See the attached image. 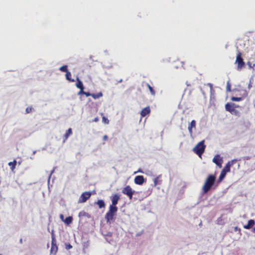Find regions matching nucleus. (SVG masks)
<instances>
[{
    "mask_svg": "<svg viewBox=\"0 0 255 255\" xmlns=\"http://www.w3.org/2000/svg\"><path fill=\"white\" fill-rule=\"evenodd\" d=\"M137 172H142L141 171H140V170H139Z\"/></svg>",
    "mask_w": 255,
    "mask_h": 255,
    "instance_id": "79ce46f5",
    "label": "nucleus"
},
{
    "mask_svg": "<svg viewBox=\"0 0 255 255\" xmlns=\"http://www.w3.org/2000/svg\"><path fill=\"white\" fill-rule=\"evenodd\" d=\"M103 96L102 92H100L97 94H92V97L94 99H97Z\"/></svg>",
    "mask_w": 255,
    "mask_h": 255,
    "instance_id": "4be33fe9",
    "label": "nucleus"
},
{
    "mask_svg": "<svg viewBox=\"0 0 255 255\" xmlns=\"http://www.w3.org/2000/svg\"><path fill=\"white\" fill-rule=\"evenodd\" d=\"M72 220H73L72 217L71 216H69V217L66 218V219L64 220V222H65V223L66 224L69 225L70 224H71L72 223Z\"/></svg>",
    "mask_w": 255,
    "mask_h": 255,
    "instance_id": "393cba45",
    "label": "nucleus"
},
{
    "mask_svg": "<svg viewBox=\"0 0 255 255\" xmlns=\"http://www.w3.org/2000/svg\"><path fill=\"white\" fill-rule=\"evenodd\" d=\"M241 91L242 93V97H232L231 98V100L232 101L239 102V101H242L244 98H245L248 96V93L246 90H241Z\"/></svg>",
    "mask_w": 255,
    "mask_h": 255,
    "instance_id": "1a4fd4ad",
    "label": "nucleus"
},
{
    "mask_svg": "<svg viewBox=\"0 0 255 255\" xmlns=\"http://www.w3.org/2000/svg\"><path fill=\"white\" fill-rule=\"evenodd\" d=\"M237 161V159H233L229 161L222 170V171H224V172L226 173L229 172L230 171L231 166L233 165Z\"/></svg>",
    "mask_w": 255,
    "mask_h": 255,
    "instance_id": "9d476101",
    "label": "nucleus"
},
{
    "mask_svg": "<svg viewBox=\"0 0 255 255\" xmlns=\"http://www.w3.org/2000/svg\"><path fill=\"white\" fill-rule=\"evenodd\" d=\"M66 78L67 80L69 81H71V82H74V79H72L71 78V73L68 71V72H67V73H66Z\"/></svg>",
    "mask_w": 255,
    "mask_h": 255,
    "instance_id": "b1692460",
    "label": "nucleus"
},
{
    "mask_svg": "<svg viewBox=\"0 0 255 255\" xmlns=\"http://www.w3.org/2000/svg\"><path fill=\"white\" fill-rule=\"evenodd\" d=\"M253 232L255 233V227L253 229Z\"/></svg>",
    "mask_w": 255,
    "mask_h": 255,
    "instance_id": "4c0bfd02",
    "label": "nucleus"
},
{
    "mask_svg": "<svg viewBox=\"0 0 255 255\" xmlns=\"http://www.w3.org/2000/svg\"><path fill=\"white\" fill-rule=\"evenodd\" d=\"M246 159H250V157H246Z\"/></svg>",
    "mask_w": 255,
    "mask_h": 255,
    "instance_id": "a19ab883",
    "label": "nucleus"
},
{
    "mask_svg": "<svg viewBox=\"0 0 255 255\" xmlns=\"http://www.w3.org/2000/svg\"><path fill=\"white\" fill-rule=\"evenodd\" d=\"M79 217H86L88 218H90L91 217V216L88 213L86 212L85 211H82L79 212Z\"/></svg>",
    "mask_w": 255,
    "mask_h": 255,
    "instance_id": "aec40b11",
    "label": "nucleus"
},
{
    "mask_svg": "<svg viewBox=\"0 0 255 255\" xmlns=\"http://www.w3.org/2000/svg\"><path fill=\"white\" fill-rule=\"evenodd\" d=\"M207 85L210 87L211 97L213 96L215 93V90L213 89V85L211 83H208Z\"/></svg>",
    "mask_w": 255,
    "mask_h": 255,
    "instance_id": "bb28decb",
    "label": "nucleus"
},
{
    "mask_svg": "<svg viewBox=\"0 0 255 255\" xmlns=\"http://www.w3.org/2000/svg\"><path fill=\"white\" fill-rule=\"evenodd\" d=\"M102 121L106 124H108L109 123V120L104 116L102 117Z\"/></svg>",
    "mask_w": 255,
    "mask_h": 255,
    "instance_id": "c756f323",
    "label": "nucleus"
},
{
    "mask_svg": "<svg viewBox=\"0 0 255 255\" xmlns=\"http://www.w3.org/2000/svg\"><path fill=\"white\" fill-rule=\"evenodd\" d=\"M226 91H227V92H231L232 91L231 84L229 81H228L227 82Z\"/></svg>",
    "mask_w": 255,
    "mask_h": 255,
    "instance_id": "cd10ccee",
    "label": "nucleus"
},
{
    "mask_svg": "<svg viewBox=\"0 0 255 255\" xmlns=\"http://www.w3.org/2000/svg\"><path fill=\"white\" fill-rule=\"evenodd\" d=\"M72 248V246L70 244L68 243V244H65V249L66 250H68Z\"/></svg>",
    "mask_w": 255,
    "mask_h": 255,
    "instance_id": "7c9ffc66",
    "label": "nucleus"
},
{
    "mask_svg": "<svg viewBox=\"0 0 255 255\" xmlns=\"http://www.w3.org/2000/svg\"><path fill=\"white\" fill-rule=\"evenodd\" d=\"M236 63L238 64V69H241L243 67L245 66V63L244 62L243 59L242 57V53L241 52L238 51Z\"/></svg>",
    "mask_w": 255,
    "mask_h": 255,
    "instance_id": "423d86ee",
    "label": "nucleus"
},
{
    "mask_svg": "<svg viewBox=\"0 0 255 255\" xmlns=\"http://www.w3.org/2000/svg\"><path fill=\"white\" fill-rule=\"evenodd\" d=\"M196 123L195 120H192L190 124H189L188 129L189 132L190 133V134H192V132H193L192 128H195L196 127Z\"/></svg>",
    "mask_w": 255,
    "mask_h": 255,
    "instance_id": "2eb2a0df",
    "label": "nucleus"
},
{
    "mask_svg": "<svg viewBox=\"0 0 255 255\" xmlns=\"http://www.w3.org/2000/svg\"><path fill=\"white\" fill-rule=\"evenodd\" d=\"M84 95L86 96V97H88V96H92V94L89 93V92H85V93H84Z\"/></svg>",
    "mask_w": 255,
    "mask_h": 255,
    "instance_id": "72a5a7b5",
    "label": "nucleus"
},
{
    "mask_svg": "<svg viewBox=\"0 0 255 255\" xmlns=\"http://www.w3.org/2000/svg\"><path fill=\"white\" fill-rule=\"evenodd\" d=\"M248 87H249V89H250V88H251V87H252V85H251V83L249 84Z\"/></svg>",
    "mask_w": 255,
    "mask_h": 255,
    "instance_id": "e433bc0d",
    "label": "nucleus"
},
{
    "mask_svg": "<svg viewBox=\"0 0 255 255\" xmlns=\"http://www.w3.org/2000/svg\"><path fill=\"white\" fill-rule=\"evenodd\" d=\"M84 89H80V91L78 93V95H80L81 94L84 95L85 91H84Z\"/></svg>",
    "mask_w": 255,
    "mask_h": 255,
    "instance_id": "473e14b6",
    "label": "nucleus"
},
{
    "mask_svg": "<svg viewBox=\"0 0 255 255\" xmlns=\"http://www.w3.org/2000/svg\"><path fill=\"white\" fill-rule=\"evenodd\" d=\"M255 224V222L254 220L251 219L248 221V223L247 225H245L244 226V228L245 229H250L252 227L254 226Z\"/></svg>",
    "mask_w": 255,
    "mask_h": 255,
    "instance_id": "4468645a",
    "label": "nucleus"
},
{
    "mask_svg": "<svg viewBox=\"0 0 255 255\" xmlns=\"http://www.w3.org/2000/svg\"><path fill=\"white\" fill-rule=\"evenodd\" d=\"M150 113V109L149 106L143 109L141 112L140 115L141 117H144Z\"/></svg>",
    "mask_w": 255,
    "mask_h": 255,
    "instance_id": "ddd939ff",
    "label": "nucleus"
},
{
    "mask_svg": "<svg viewBox=\"0 0 255 255\" xmlns=\"http://www.w3.org/2000/svg\"><path fill=\"white\" fill-rule=\"evenodd\" d=\"M226 174L227 173H225L224 171L223 172L221 171L220 176L218 179V181L221 182L223 180V179L225 178V177L226 176Z\"/></svg>",
    "mask_w": 255,
    "mask_h": 255,
    "instance_id": "a878e982",
    "label": "nucleus"
},
{
    "mask_svg": "<svg viewBox=\"0 0 255 255\" xmlns=\"http://www.w3.org/2000/svg\"><path fill=\"white\" fill-rule=\"evenodd\" d=\"M0 255H1L0 254Z\"/></svg>",
    "mask_w": 255,
    "mask_h": 255,
    "instance_id": "37998d69",
    "label": "nucleus"
},
{
    "mask_svg": "<svg viewBox=\"0 0 255 255\" xmlns=\"http://www.w3.org/2000/svg\"><path fill=\"white\" fill-rule=\"evenodd\" d=\"M91 193L90 192H85L83 193L79 199V203H84L90 198Z\"/></svg>",
    "mask_w": 255,
    "mask_h": 255,
    "instance_id": "6e6552de",
    "label": "nucleus"
},
{
    "mask_svg": "<svg viewBox=\"0 0 255 255\" xmlns=\"http://www.w3.org/2000/svg\"><path fill=\"white\" fill-rule=\"evenodd\" d=\"M16 163H17V162L15 160H14L13 161L9 162L8 163V164L10 166V169L12 171H13L15 169V166L16 165Z\"/></svg>",
    "mask_w": 255,
    "mask_h": 255,
    "instance_id": "412c9836",
    "label": "nucleus"
},
{
    "mask_svg": "<svg viewBox=\"0 0 255 255\" xmlns=\"http://www.w3.org/2000/svg\"><path fill=\"white\" fill-rule=\"evenodd\" d=\"M95 122H97L98 121V118H96L94 120Z\"/></svg>",
    "mask_w": 255,
    "mask_h": 255,
    "instance_id": "ea45409f",
    "label": "nucleus"
},
{
    "mask_svg": "<svg viewBox=\"0 0 255 255\" xmlns=\"http://www.w3.org/2000/svg\"><path fill=\"white\" fill-rule=\"evenodd\" d=\"M232 91H233V92H235V91H237V90L236 89H234Z\"/></svg>",
    "mask_w": 255,
    "mask_h": 255,
    "instance_id": "58836bf2",
    "label": "nucleus"
},
{
    "mask_svg": "<svg viewBox=\"0 0 255 255\" xmlns=\"http://www.w3.org/2000/svg\"><path fill=\"white\" fill-rule=\"evenodd\" d=\"M216 181V176L214 175H209L206 179L202 187L203 193H207L212 188Z\"/></svg>",
    "mask_w": 255,
    "mask_h": 255,
    "instance_id": "f03ea898",
    "label": "nucleus"
},
{
    "mask_svg": "<svg viewBox=\"0 0 255 255\" xmlns=\"http://www.w3.org/2000/svg\"><path fill=\"white\" fill-rule=\"evenodd\" d=\"M120 199V196L117 194H115L111 197L112 204L110 205L109 210L105 215V219L107 223H110L114 219V217L118 211V207L116 205L118 204Z\"/></svg>",
    "mask_w": 255,
    "mask_h": 255,
    "instance_id": "f257e3e1",
    "label": "nucleus"
},
{
    "mask_svg": "<svg viewBox=\"0 0 255 255\" xmlns=\"http://www.w3.org/2000/svg\"><path fill=\"white\" fill-rule=\"evenodd\" d=\"M205 140H202L197 143V144L193 148V151L197 154L200 157H201L202 154L204 152L206 145L204 144Z\"/></svg>",
    "mask_w": 255,
    "mask_h": 255,
    "instance_id": "7ed1b4c3",
    "label": "nucleus"
},
{
    "mask_svg": "<svg viewBox=\"0 0 255 255\" xmlns=\"http://www.w3.org/2000/svg\"><path fill=\"white\" fill-rule=\"evenodd\" d=\"M60 219H61L62 221H64V216H63V214H60Z\"/></svg>",
    "mask_w": 255,
    "mask_h": 255,
    "instance_id": "c9c22d12",
    "label": "nucleus"
},
{
    "mask_svg": "<svg viewBox=\"0 0 255 255\" xmlns=\"http://www.w3.org/2000/svg\"><path fill=\"white\" fill-rule=\"evenodd\" d=\"M146 86L148 87L151 94L152 95V96H155V92L154 91V90L153 89V88L148 83H147L146 84Z\"/></svg>",
    "mask_w": 255,
    "mask_h": 255,
    "instance_id": "5701e85b",
    "label": "nucleus"
},
{
    "mask_svg": "<svg viewBox=\"0 0 255 255\" xmlns=\"http://www.w3.org/2000/svg\"><path fill=\"white\" fill-rule=\"evenodd\" d=\"M103 139L104 140H107L108 139V137L107 135H105L103 136Z\"/></svg>",
    "mask_w": 255,
    "mask_h": 255,
    "instance_id": "f704fd0d",
    "label": "nucleus"
},
{
    "mask_svg": "<svg viewBox=\"0 0 255 255\" xmlns=\"http://www.w3.org/2000/svg\"><path fill=\"white\" fill-rule=\"evenodd\" d=\"M32 110V108L31 107H28L26 108V113H30Z\"/></svg>",
    "mask_w": 255,
    "mask_h": 255,
    "instance_id": "2f4dec72",
    "label": "nucleus"
},
{
    "mask_svg": "<svg viewBox=\"0 0 255 255\" xmlns=\"http://www.w3.org/2000/svg\"><path fill=\"white\" fill-rule=\"evenodd\" d=\"M58 251V246L56 245V241L55 236L53 234H52V241H51V247L50 249V254L53 255H56Z\"/></svg>",
    "mask_w": 255,
    "mask_h": 255,
    "instance_id": "39448f33",
    "label": "nucleus"
},
{
    "mask_svg": "<svg viewBox=\"0 0 255 255\" xmlns=\"http://www.w3.org/2000/svg\"><path fill=\"white\" fill-rule=\"evenodd\" d=\"M76 86L79 89H84V87L82 82L79 79L78 77L77 78V83L76 84Z\"/></svg>",
    "mask_w": 255,
    "mask_h": 255,
    "instance_id": "a211bd4d",
    "label": "nucleus"
},
{
    "mask_svg": "<svg viewBox=\"0 0 255 255\" xmlns=\"http://www.w3.org/2000/svg\"><path fill=\"white\" fill-rule=\"evenodd\" d=\"M239 107V106L232 103H228L225 105L226 110L230 112L231 114L236 116H239L240 115L239 112L236 109V108Z\"/></svg>",
    "mask_w": 255,
    "mask_h": 255,
    "instance_id": "20e7f679",
    "label": "nucleus"
},
{
    "mask_svg": "<svg viewBox=\"0 0 255 255\" xmlns=\"http://www.w3.org/2000/svg\"><path fill=\"white\" fill-rule=\"evenodd\" d=\"M161 176L159 175L154 178L153 182H154V186H156L158 184H161L162 182V180L160 179Z\"/></svg>",
    "mask_w": 255,
    "mask_h": 255,
    "instance_id": "f3484780",
    "label": "nucleus"
},
{
    "mask_svg": "<svg viewBox=\"0 0 255 255\" xmlns=\"http://www.w3.org/2000/svg\"><path fill=\"white\" fill-rule=\"evenodd\" d=\"M134 191L132 190L130 186L127 185L122 190V193L127 195L129 199H131Z\"/></svg>",
    "mask_w": 255,
    "mask_h": 255,
    "instance_id": "0eeeda50",
    "label": "nucleus"
},
{
    "mask_svg": "<svg viewBox=\"0 0 255 255\" xmlns=\"http://www.w3.org/2000/svg\"><path fill=\"white\" fill-rule=\"evenodd\" d=\"M96 204L98 206L99 208L101 209L105 207V203L102 200H98Z\"/></svg>",
    "mask_w": 255,
    "mask_h": 255,
    "instance_id": "6ab92c4d",
    "label": "nucleus"
},
{
    "mask_svg": "<svg viewBox=\"0 0 255 255\" xmlns=\"http://www.w3.org/2000/svg\"><path fill=\"white\" fill-rule=\"evenodd\" d=\"M72 134V128H69L68 130H66L65 133L64 135V141L66 140L68 137Z\"/></svg>",
    "mask_w": 255,
    "mask_h": 255,
    "instance_id": "dca6fc26",
    "label": "nucleus"
},
{
    "mask_svg": "<svg viewBox=\"0 0 255 255\" xmlns=\"http://www.w3.org/2000/svg\"><path fill=\"white\" fill-rule=\"evenodd\" d=\"M213 162L215 163L219 167H221L223 163V159L220 157V155L217 154L215 155L213 158Z\"/></svg>",
    "mask_w": 255,
    "mask_h": 255,
    "instance_id": "9b49d317",
    "label": "nucleus"
},
{
    "mask_svg": "<svg viewBox=\"0 0 255 255\" xmlns=\"http://www.w3.org/2000/svg\"><path fill=\"white\" fill-rule=\"evenodd\" d=\"M134 181L136 184L142 185L144 182V178L142 175H138L135 177Z\"/></svg>",
    "mask_w": 255,
    "mask_h": 255,
    "instance_id": "f8f14e48",
    "label": "nucleus"
},
{
    "mask_svg": "<svg viewBox=\"0 0 255 255\" xmlns=\"http://www.w3.org/2000/svg\"><path fill=\"white\" fill-rule=\"evenodd\" d=\"M59 70L62 72H66V73H67V72H68L67 65H64V66L61 67L59 68Z\"/></svg>",
    "mask_w": 255,
    "mask_h": 255,
    "instance_id": "c85d7f7f",
    "label": "nucleus"
}]
</instances>
